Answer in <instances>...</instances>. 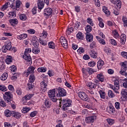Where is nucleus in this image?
Returning <instances> with one entry per match:
<instances>
[{
	"mask_svg": "<svg viewBox=\"0 0 127 127\" xmlns=\"http://www.w3.org/2000/svg\"><path fill=\"white\" fill-rule=\"evenodd\" d=\"M105 64V62H103V60H100L98 62H97V68L99 70L102 69V67L104 66V64Z\"/></svg>",
	"mask_w": 127,
	"mask_h": 127,
	"instance_id": "393cba45",
	"label": "nucleus"
},
{
	"mask_svg": "<svg viewBox=\"0 0 127 127\" xmlns=\"http://www.w3.org/2000/svg\"><path fill=\"white\" fill-rule=\"evenodd\" d=\"M76 37H77V39L78 40H83V38H84V35L83 34V33H82V32H79L77 35H76Z\"/></svg>",
	"mask_w": 127,
	"mask_h": 127,
	"instance_id": "e433bc0d",
	"label": "nucleus"
},
{
	"mask_svg": "<svg viewBox=\"0 0 127 127\" xmlns=\"http://www.w3.org/2000/svg\"><path fill=\"white\" fill-rule=\"evenodd\" d=\"M107 123L110 126H113L115 124V121L113 119H109L107 120Z\"/></svg>",
	"mask_w": 127,
	"mask_h": 127,
	"instance_id": "4d7b16f0",
	"label": "nucleus"
},
{
	"mask_svg": "<svg viewBox=\"0 0 127 127\" xmlns=\"http://www.w3.org/2000/svg\"><path fill=\"white\" fill-rule=\"evenodd\" d=\"M93 1L95 4V6H97V7H100L101 6V2L99 0H93Z\"/></svg>",
	"mask_w": 127,
	"mask_h": 127,
	"instance_id": "864d4df0",
	"label": "nucleus"
},
{
	"mask_svg": "<svg viewBox=\"0 0 127 127\" xmlns=\"http://www.w3.org/2000/svg\"><path fill=\"white\" fill-rule=\"evenodd\" d=\"M31 53V48H26L25 50L24 54L23 56V58L24 60L27 61V65H31L32 64V61H31V57H30V54L29 53Z\"/></svg>",
	"mask_w": 127,
	"mask_h": 127,
	"instance_id": "7ed1b4c3",
	"label": "nucleus"
},
{
	"mask_svg": "<svg viewBox=\"0 0 127 127\" xmlns=\"http://www.w3.org/2000/svg\"><path fill=\"white\" fill-rule=\"evenodd\" d=\"M32 52L34 54H39V53H40V50L37 47H35L33 48Z\"/></svg>",
	"mask_w": 127,
	"mask_h": 127,
	"instance_id": "49530a36",
	"label": "nucleus"
},
{
	"mask_svg": "<svg viewBox=\"0 0 127 127\" xmlns=\"http://www.w3.org/2000/svg\"><path fill=\"white\" fill-rule=\"evenodd\" d=\"M112 2L115 4L116 9H121V7H122V1L121 0H113Z\"/></svg>",
	"mask_w": 127,
	"mask_h": 127,
	"instance_id": "2eb2a0df",
	"label": "nucleus"
},
{
	"mask_svg": "<svg viewBox=\"0 0 127 127\" xmlns=\"http://www.w3.org/2000/svg\"><path fill=\"white\" fill-rule=\"evenodd\" d=\"M53 12L52 8L50 7L46 8L44 10V15L45 18H49L52 15Z\"/></svg>",
	"mask_w": 127,
	"mask_h": 127,
	"instance_id": "423d86ee",
	"label": "nucleus"
},
{
	"mask_svg": "<svg viewBox=\"0 0 127 127\" xmlns=\"http://www.w3.org/2000/svg\"><path fill=\"white\" fill-rule=\"evenodd\" d=\"M86 39L87 42H92L93 41V35L91 34H87Z\"/></svg>",
	"mask_w": 127,
	"mask_h": 127,
	"instance_id": "7c9ffc66",
	"label": "nucleus"
},
{
	"mask_svg": "<svg viewBox=\"0 0 127 127\" xmlns=\"http://www.w3.org/2000/svg\"><path fill=\"white\" fill-rule=\"evenodd\" d=\"M16 16V12L14 11H12L8 13V18H14Z\"/></svg>",
	"mask_w": 127,
	"mask_h": 127,
	"instance_id": "412c9836",
	"label": "nucleus"
},
{
	"mask_svg": "<svg viewBox=\"0 0 127 127\" xmlns=\"http://www.w3.org/2000/svg\"><path fill=\"white\" fill-rule=\"evenodd\" d=\"M107 24L109 26H115L116 28H118V25H116V23L113 21H108Z\"/></svg>",
	"mask_w": 127,
	"mask_h": 127,
	"instance_id": "09e8293b",
	"label": "nucleus"
},
{
	"mask_svg": "<svg viewBox=\"0 0 127 127\" xmlns=\"http://www.w3.org/2000/svg\"><path fill=\"white\" fill-rule=\"evenodd\" d=\"M108 96L109 97H110V98H114V97H115V94H114V92H113V91L109 90Z\"/></svg>",
	"mask_w": 127,
	"mask_h": 127,
	"instance_id": "bf43d9fd",
	"label": "nucleus"
},
{
	"mask_svg": "<svg viewBox=\"0 0 127 127\" xmlns=\"http://www.w3.org/2000/svg\"><path fill=\"white\" fill-rule=\"evenodd\" d=\"M112 35L114 38L118 39V38H120V34L117 30H112Z\"/></svg>",
	"mask_w": 127,
	"mask_h": 127,
	"instance_id": "5701e85b",
	"label": "nucleus"
},
{
	"mask_svg": "<svg viewBox=\"0 0 127 127\" xmlns=\"http://www.w3.org/2000/svg\"><path fill=\"white\" fill-rule=\"evenodd\" d=\"M78 97L83 101H88V95L84 92H80L78 93Z\"/></svg>",
	"mask_w": 127,
	"mask_h": 127,
	"instance_id": "ddd939ff",
	"label": "nucleus"
},
{
	"mask_svg": "<svg viewBox=\"0 0 127 127\" xmlns=\"http://www.w3.org/2000/svg\"><path fill=\"white\" fill-rule=\"evenodd\" d=\"M34 70H35V67H33V66L31 65L30 66L27 70H25L23 73L24 76L25 77H28L30 74H34Z\"/></svg>",
	"mask_w": 127,
	"mask_h": 127,
	"instance_id": "39448f33",
	"label": "nucleus"
},
{
	"mask_svg": "<svg viewBox=\"0 0 127 127\" xmlns=\"http://www.w3.org/2000/svg\"><path fill=\"white\" fill-rule=\"evenodd\" d=\"M127 41V37L126 34H122L120 36V43L123 45H125Z\"/></svg>",
	"mask_w": 127,
	"mask_h": 127,
	"instance_id": "6ab92c4d",
	"label": "nucleus"
},
{
	"mask_svg": "<svg viewBox=\"0 0 127 127\" xmlns=\"http://www.w3.org/2000/svg\"><path fill=\"white\" fill-rule=\"evenodd\" d=\"M122 21L123 22L124 27H127V18L123 16L122 18Z\"/></svg>",
	"mask_w": 127,
	"mask_h": 127,
	"instance_id": "37998d69",
	"label": "nucleus"
},
{
	"mask_svg": "<svg viewBox=\"0 0 127 127\" xmlns=\"http://www.w3.org/2000/svg\"><path fill=\"white\" fill-rule=\"evenodd\" d=\"M122 101L126 102L127 101V90H123L121 92Z\"/></svg>",
	"mask_w": 127,
	"mask_h": 127,
	"instance_id": "f3484780",
	"label": "nucleus"
},
{
	"mask_svg": "<svg viewBox=\"0 0 127 127\" xmlns=\"http://www.w3.org/2000/svg\"><path fill=\"white\" fill-rule=\"evenodd\" d=\"M47 83H48L47 80H43L40 83L41 89L44 92L47 90Z\"/></svg>",
	"mask_w": 127,
	"mask_h": 127,
	"instance_id": "9b49d317",
	"label": "nucleus"
},
{
	"mask_svg": "<svg viewBox=\"0 0 127 127\" xmlns=\"http://www.w3.org/2000/svg\"><path fill=\"white\" fill-rule=\"evenodd\" d=\"M73 29L74 28H73V27L68 28L66 31V34H67V35L71 34V32L73 31Z\"/></svg>",
	"mask_w": 127,
	"mask_h": 127,
	"instance_id": "3c124183",
	"label": "nucleus"
},
{
	"mask_svg": "<svg viewBox=\"0 0 127 127\" xmlns=\"http://www.w3.org/2000/svg\"><path fill=\"white\" fill-rule=\"evenodd\" d=\"M96 120H97V117L94 115L93 116L86 118L85 122L87 124H91V123H94Z\"/></svg>",
	"mask_w": 127,
	"mask_h": 127,
	"instance_id": "4468645a",
	"label": "nucleus"
},
{
	"mask_svg": "<svg viewBox=\"0 0 127 127\" xmlns=\"http://www.w3.org/2000/svg\"><path fill=\"white\" fill-rule=\"evenodd\" d=\"M27 37V34H22L20 35L17 36V39L19 40H23V39H25Z\"/></svg>",
	"mask_w": 127,
	"mask_h": 127,
	"instance_id": "c85d7f7f",
	"label": "nucleus"
},
{
	"mask_svg": "<svg viewBox=\"0 0 127 127\" xmlns=\"http://www.w3.org/2000/svg\"><path fill=\"white\" fill-rule=\"evenodd\" d=\"M121 69L125 70L126 71H127V62H125L122 63V64L121 65Z\"/></svg>",
	"mask_w": 127,
	"mask_h": 127,
	"instance_id": "c03bdc74",
	"label": "nucleus"
},
{
	"mask_svg": "<svg viewBox=\"0 0 127 127\" xmlns=\"http://www.w3.org/2000/svg\"><path fill=\"white\" fill-rule=\"evenodd\" d=\"M96 78L99 82H105L106 78L103 73H99L97 75Z\"/></svg>",
	"mask_w": 127,
	"mask_h": 127,
	"instance_id": "a211bd4d",
	"label": "nucleus"
},
{
	"mask_svg": "<svg viewBox=\"0 0 127 127\" xmlns=\"http://www.w3.org/2000/svg\"><path fill=\"white\" fill-rule=\"evenodd\" d=\"M57 97H65L67 95V92L64 88L59 87L57 89Z\"/></svg>",
	"mask_w": 127,
	"mask_h": 127,
	"instance_id": "6e6552de",
	"label": "nucleus"
},
{
	"mask_svg": "<svg viewBox=\"0 0 127 127\" xmlns=\"http://www.w3.org/2000/svg\"><path fill=\"white\" fill-rule=\"evenodd\" d=\"M83 76H88V67L83 68L82 69Z\"/></svg>",
	"mask_w": 127,
	"mask_h": 127,
	"instance_id": "ea45409f",
	"label": "nucleus"
},
{
	"mask_svg": "<svg viewBox=\"0 0 127 127\" xmlns=\"http://www.w3.org/2000/svg\"><path fill=\"white\" fill-rule=\"evenodd\" d=\"M32 97H33L32 94H27L26 96L23 97L22 99V102L23 105H26V103H27V100H30Z\"/></svg>",
	"mask_w": 127,
	"mask_h": 127,
	"instance_id": "dca6fc26",
	"label": "nucleus"
},
{
	"mask_svg": "<svg viewBox=\"0 0 127 127\" xmlns=\"http://www.w3.org/2000/svg\"><path fill=\"white\" fill-rule=\"evenodd\" d=\"M87 23L90 24L91 26H94V22H93V19L90 18H88L87 19Z\"/></svg>",
	"mask_w": 127,
	"mask_h": 127,
	"instance_id": "5fc2aeb1",
	"label": "nucleus"
},
{
	"mask_svg": "<svg viewBox=\"0 0 127 127\" xmlns=\"http://www.w3.org/2000/svg\"><path fill=\"white\" fill-rule=\"evenodd\" d=\"M0 90L2 92H5L6 91H7V88H6V87L4 85H0Z\"/></svg>",
	"mask_w": 127,
	"mask_h": 127,
	"instance_id": "e2e57ef3",
	"label": "nucleus"
},
{
	"mask_svg": "<svg viewBox=\"0 0 127 127\" xmlns=\"http://www.w3.org/2000/svg\"><path fill=\"white\" fill-rule=\"evenodd\" d=\"M12 111H11L9 110H6L4 112V115L5 117H7V118H10V117H11V115H12Z\"/></svg>",
	"mask_w": 127,
	"mask_h": 127,
	"instance_id": "2f4dec72",
	"label": "nucleus"
},
{
	"mask_svg": "<svg viewBox=\"0 0 127 127\" xmlns=\"http://www.w3.org/2000/svg\"><path fill=\"white\" fill-rule=\"evenodd\" d=\"M81 26V23L80 22L76 21L74 25V28L76 30L79 29V28Z\"/></svg>",
	"mask_w": 127,
	"mask_h": 127,
	"instance_id": "6e6d98bb",
	"label": "nucleus"
},
{
	"mask_svg": "<svg viewBox=\"0 0 127 127\" xmlns=\"http://www.w3.org/2000/svg\"><path fill=\"white\" fill-rule=\"evenodd\" d=\"M115 108L117 110H120L121 109V103L119 102H117L115 104Z\"/></svg>",
	"mask_w": 127,
	"mask_h": 127,
	"instance_id": "680f3d73",
	"label": "nucleus"
},
{
	"mask_svg": "<svg viewBox=\"0 0 127 127\" xmlns=\"http://www.w3.org/2000/svg\"><path fill=\"white\" fill-rule=\"evenodd\" d=\"M85 31H86L87 33H90L92 31V26H90V25H87L85 27Z\"/></svg>",
	"mask_w": 127,
	"mask_h": 127,
	"instance_id": "8fccbe9b",
	"label": "nucleus"
},
{
	"mask_svg": "<svg viewBox=\"0 0 127 127\" xmlns=\"http://www.w3.org/2000/svg\"><path fill=\"white\" fill-rule=\"evenodd\" d=\"M110 42L112 45H114V46H116L117 45V41L115 39H111L110 40Z\"/></svg>",
	"mask_w": 127,
	"mask_h": 127,
	"instance_id": "69168bd1",
	"label": "nucleus"
},
{
	"mask_svg": "<svg viewBox=\"0 0 127 127\" xmlns=\"http://www.w3.org/2000/svg\"><path fill=\"white\" fill-rule=\"evenodd\" d=\"M123 86L124 88L127 89V79L124 78L123 80Z\"/></svg>",
	"mask_w": 127,
	"mask_h": 127,
	"instance_id": "13d9d810",
	"label": "nucleus"
},
{
	"mask_svg": "<svg viewBox=\"0 0 127 127\" xmlns=\"http://www.w3.org/2000/svg\"><path fill=\"white\" fill-rule=\"evenodd\" d=\"M104 51L106 54H110V53L111 52V49H110L109 48H104Z\"/></svg>",
	"mask_w": 127,
	"mask_h": 127,
	"instance_id": "338daca9",
	"label": "nucleus"
},
{
	"mask_svg": "<svg viewBox=\"0 0 127 127\" xmlns=\"http://www.w3.org/2000/svg\"><path fill=\"white\" fill-rule=\"evenodd\" d=\"M95 71L94 70V69L88 67V74L92 75Z\"/></svg>",
	"mask_w": 127,
	"mask_h": 127,
	"instance_id": "774afa93",
	"label": "nucleus"
},
{
	"mask_svg": "<svg viewBox=\"0 0 127 127\" xmlns=\"http://www.w3.org/2000/svg\"><path fill=\"white\" fill-rule=\"evenodd\" d=\"M55 89L50 90L48 92V96L51 99V101L52 102H54V103L57 102L58 100V98H57L58 96L55 95Z\"/></svg>",
	"mask_w": 127,
	"mask_h": 127,
	"instance_id": "20e7f679",
	"label": "nucleus"
},
{
	"mask_svg": "<svg viewBox=\"0 0 127 127\" xmlns=\"http://www.w3.org/2000/svg\"><path fill=\"white\" fill-rule=\"evenodd\" d=\"M5 63L8 65H9L10 63H12V57L11 56H7L5 60Z\"/></svg>",
	"mask_w": 127,
	"mask_h": 127,
	"instance_id": "cd10ccee",
	"label": "nucleus"
},
{
	"mask_svg": "<svg viewBox=\"0 0 127 127\" xmlns=\"http://www.w3.org/2000/svg\"><path fill=\"white\" fill-rule=\"evenodd\" d=\"M31 109L29 107H25L22 109V112L23 114H26V113L29 112Z\"/></svg>",
	"mask_w": 127,
	"mask_h": 127,
	"instance_id": "de8ad7c7",
	"label": "nucleus"
},
{
	"mask_svg": "<svg viewBox=\"0 0 127 127\" xmlns=\"http://www.w3.org/2000/svg\"><path fill=\"white\" fill-rule=\"evenodd\" d=\"M37 4L39 9H42L44 7V2L42 1H38Z\"/></svg>",
	"mask_w": 127,
	"mask_h": 127,
	"instance_id": "f704fd0d",
	"label": "nucleus"
},
{
	"mask_svg": "<svg viewBox=\"0 0 127 127\" xmlns=\"http://www.w3.org/2000/svg\"><path fill=\"white\" fill-rule=\"evenodd\" d=\"M9 5H10V3L9 2H7L0 8L1 10L2 11H4V10H6V9H7V8H8Z\"/></svg>",
	"mask_w": 127,
	"mask_h": 127,
	"instance_id": "b1692460",
	"label": "nucleus"
},
{
	"mask_svg": "<svg viewBox=\"0 0 127 127\" xmlns=\"http://www.w3.org/2000/svg\"><path fill=\"white\" fill-rule=\"evenodd\" d=\"M89 55L92 57V58H97L98 54H97L96 52L91 50L90 52H89Z\"/></svg>",
	"mask_w": 127,
	"mask_h": 127,
	"instance_id": "473e14b6",
	"label": "nucleus"
},
{
	"mask_svg": "<svg viewBox=\"0 0 127 127\" xmlns=\"http://www.w3.org/2000/svg\"><path fill=\"white\" fill-rule=\"evenodd\" d=\"M60 41L64 48H65V49H67V48H68V42H67V40H66L65 37H61L60 38Z\"/></svg>",
	"mask_w": 127,
	"mask_h": 127,
	"instance_id": "9d476101",
	"label": "nucleus"
},
{
	"mask_svg": "<svg viewBox=\"0 0 127 127\" xmlns=\"http://www.w3.org/2000/svg\"><path fill=\"white\" fill-rule=\"evenodd\" d=\"M44 105L46 108L50 109V108L51 107V102H50L48 100H46L44 102Z\"/></svg>",
	"mask_w": 127,
	"mask_h": 127,
	"instance_id": "a19ab883",
	"label": "nucleus"
},
{
	"mask_svg": "<svg viewBox=\"0 0 127 127\" xmlns=\"http://www.w3.org/2000/svg\"><path fill=\"white\" fill-rule=\"evenodd\" d=\"M99 94L100 95V97L101 99H106V93L103 90H100L99 91Z\"/></svg>",
	"mask_w": 127,
	"mask_h": 127,
	"instance_id": "58836bf2",
	"label": "nucleus"
},
{
	"mask_svg": "<svg viewBox=\"0 0 127 127\" xmlns=\"http://www.w3.org/2000/svg\"><path fill=\"white\" fill-rule=\"evenodd\" d=\"M21 4H22L21 1L20 0H16L15 6L13 4V3H12L11 8H12L13 9H16V10H19L20 8V5H21Z\"/></svg>",
	"mask_w": 127,
	"mask_h": 127,
	"instance_id": "1a4fd4ad",
	"label": "nucleus"
},
{
	"mask_svg": "<svg viewBox=\"0 0 127 127\" xmlns=\"http://www.w3.org/2000/svg\"><path fill=\"white\" fill-rule=\"evenodd\" d=\"M9 22L12 26H15L18 24V20L16 18L11 19L9 20Z\"/></svg>",
	"mask_w": 127,
	"mask_h": 127,
	"instance_id": "aec40b11",
	"label": "nucleus"
},
{
	"mask_svg": "<svg viewBox=\"0 0 127 127\" xmlns=\"http://www.w3.org/2000/svg\"><path fill=\"white\" fill-rule=\"evenodd\" d=\"M31 41L34 47H38L39 46V43L38 42V39L37 36H33Z\"/></svg>",
	"mask_w": 127,
	"mask_h": 127,
	"instance_id": "f8f14e48",
	"label": "nucleus"
},
{
	"mask_svg": "<svg viewBox=\"0 0 127 127\" xmlns=\"http://www.w3.org/2000/svg\"><path fill=\"white\" fill-rule=\"evenodd\" d=\"M19 18L20 20L24 21V20H26V19H27V16H26V15H25V14H20L19 15Z\"/></svg>",
	"mask_w": 127,
	"mask_h": 127,
	"instance_id": "79ce46f5",
	"label": "nucleus"
},
{
	"mask_svg": "<svg viewBox=\"0 0 127 127\" xmlns=\"http://www.w3.org/2000/svg\"><path fill=\"white\" fill-rule=\"evenodd\" d=\"M86 86L89 89H96V84L93 82H87Z\"/></svg>",
	"mask_w": 127,
	"mask_h": 127,
	"instance_id": "bb28decb",
	"label": "nucleus"
},
{
	"mask_svg": "<svg viewBox=\"0 0 127 127\" xmlns=\"http://www.w3.org/2000/svg\"><path fill=\"white\" fill-rule=\"evenodd\" d=\"M39 41L40 44H41L42 45H43L44 46H46V45H47V41H44L41 39H40L39 40Z\"/></svg>",
	"mask_w": 127,
	"mask_h": 127,
	"instance_id": "603ef678",
	"label": "nucleus"
},
{
	"mask_svg": "<svg viewBox=\"0 0 127 127\" xmlns=\"http://www.w3.org/2000/svg\"><path fill=\"white\" fill-rule=\"evenodd\" d=\"M98 20L99 21V26L101 27V28H104V26H105V23H104V20L101 17H99L98 18Z\"/></svg>",
	"mask_w": 127,
	"mask_h": 127,
	"instance_id": "4be33fe9",
	"label": "nucleus"
},
{
	"mask_svg": "<svg viewBox=\"0 0 127 127\" xmlns=\"http://www.w3.org/2000/svg\"><path fill=\"white\" fill-rule=\"evenodd\" d=\"M12 98V94L9 91L5 92V95L3 96V99L6 103L10 104V99Z\"/></svg>",
	"mask_w": 127,
	"mask_h": 127,
	"instance_id": "0eeeda50",
	"label": "nucleus"
},
{
	"mask_svg": "<svg viewBox=\"0 0 127 127\" xmlns=\"http://www.w3.org/2000/svg\"><path fill=\"white\" fill-rule=\"evenodd\" d=\"M7 77H8V74L6 72H4L0 77V80L2 81H5L7 79Z\"/></svg>",
	"mask_w": 127,
	"mask_h": 127,
	"instance_id": "c756f323",
	"label": "nucleus"
},
{
	"mask_svg": "<svg viewBox=\"0 0 127 127\" xmlns=\"http://www.w3.org/2000/svg\"><path fill=\"white\" fill-rule=\"evenodd\" d=\"M35 76L34 74H31L29 77V83H33L35 81Z\"/></svg>",
	"mask_w": 127,
	"mask_h": 127,
	"instance_id": "4c0bfd02",
	"label": "nucleus"
},
{
	"mask_svg": "<svg viewBox=\"0 0 127 127\" xmlns=\"http://www.w3.org/2000/svg\"><path fill=\"white\" fill-rule=\"evenodd\" d=\"M72 105V100L68 98L61 99L60 102V107L62 108L63 111H67V108Z\"/></svg>",
	"mask_w": 127,
	"mask_h": 127,
	"instance_id": "f257e3e1",
	"label": "nucleus"
},
{
	"mask_svg": "<svg viewBox=\"0 0 127 127\" xmlns=\"http://www.w3.org/2000/svg\"><path fill=\"white\" fill-rule=\"evenodd\" d=\"M38 72H40L41 73H45L46 71H47V68L46 67H39L37 69Z\"/></svg>",
	"mask_w": 127,
	"mask_h": 127,
	"instance_id": "c9c22d12",
	"label": "nucleus"
},
{
	"mask_svg": "<svg viewBox=\"0 0 127 127\" xmlns=\"http://www.w3.org/2000/svg\"><path fill=\"white\" fill-rule=\"evenodd\" d=\"M77 52L78 54H82V53H84V52H85V50L83 48H79L77 50Z\"/></svg>",
	"mask_w": 127,
	"mask_h": 127,
	"instance_id": "0e129e2a",
	"label": "nucleus"
},
{
	"mask_svg": "<svg viewBox=\"0 0 127 127\" xmlns=\"http://www.w3.org/2000/svg\"><path fill=\"white\" fill-rule=\"evenodd\" d=\"M49 48H51V49H55V44L54 42L51 41L49 42L48 43Z\"/></svg>",
	"mask_w": 127,
	"mask_h": 127,
	"instance_id": "a18cd8bd",
	"label": "nucleus"
},
{
	"mask_svg": "<svg viewBox=\"0 0 127 127\" xmlns=\"http://www.w3.org/2000/svg\"><path fill=\"white\" fill-rule=\"evenodd\" d=\"M12 115L14 116V118H15L16 119H19L21 116L20 115V114L18 112H16L15 111H12Z\"/></svg>",
	"mask_w": 127,
	"mask_h": 127,
	"instance_id": "72a5a7b5",
	"label": "nucleus"
},
{
	"mask_svg": "<svg viewBox=\"0 0 127 127\" xmlns=\"http://www.w3.org/2000/svg\"><path fill=\"white\" fill-rule=\"evenodd\" d=\"M11 72H16V66L15 65H12L9 67Z\"/></svg>",
	"mask_w": 127,
	"mask_h": 127,
	"instance_id": "052dcab7",
	"label": "nucleus"
},
{
	"mask_svg": "<svg viewBox=\"0 0 127 127\" xmlns=\"http://www.w3.org/2000/svg\"><path fill=\"white\" fill-rule=\"evenodd\" d=\"M102 10L103 12H105V14H106L107 16H109V15H110L111 13L110 12L109 9H108V7L106 6H103L102 7Z\"/></svg>",
	"mask_w": 127,
	"mask_h": 127,
	"instance_id": "a878e982",
	"label": "nucleus"
},
{
	"mask_svg": "<svg viewBox=\"0 0 127 127\" xmlns=\"http://www.w3.org/2000/svg\"><path fill=\"white\" fill-rule=\"evenodd\" d=\"M119 77H113L112 81L114 82V86L111 85L110 88L116 93V94H120L119 90H120V81H119Z\"/></svg>",
	"mask_w": 127,
	"mask_h": 127,
	"instance_id": "f03ea898",
	"label": "nucleus"
}]
</instances>
